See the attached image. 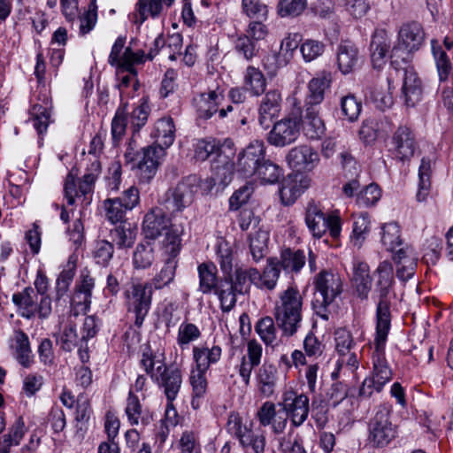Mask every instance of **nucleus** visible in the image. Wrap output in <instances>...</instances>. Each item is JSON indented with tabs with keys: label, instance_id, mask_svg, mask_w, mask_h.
I'll return each mask as SVG.
<instances>
[{
	"label": "nucleus",
	"instance_id": "obj_61",
	"mask_svg": "<svg viewBox=\"0 0 453 453\" xmlns=\"http://www.w3.org/2000/svg\"><path fill=\"white\" fill-rule=\"evenodd\" d=\"M33 127L39 134L46 132L50 122V112L47 108L42 105H35L31 110V118Z\"/></svg>",
	"mask_w": 453,
	"mask_h": 453
},
{
	"label": "nucleus",
	"instance_id": "obj_44",
	"mask_svg": "<svg viewBox=\"0 0 453 453\" xmlns=\"http://www.w3.org/2000/svg\"><path fill=\"white\" fill-rule=\"evenodd\" d=\"M432 173V161L429 158L423 157L418 169V190L417 192V200L425 201L430 188V176Z\"/></svg>",
	"mask_w": 453,
	"mask_h": 453
},
{
	"label": "nucleus",
	"instance_id": "obj_41",
	"mask_svg": "<svg viewBox=\"0 0 453 453\" xmlns=\"http://www.w3.org/2000/svg\"><path fill=\"white\" fill-rule=\"evenodd\" d=\"M236 53L247 61H253L259 56L260 46L257 42L241 35L234 41Z\"/></svg>",
	"mask_w": 453,
	"mask_h": 453
},
{
	"label": "nucleus",
	"instance_id": "obj_10",
	"mask_svg": "<svg viewBox=\"0 0 453 453\" xmlns=\"http://www.w3.org/2000/svg\"><path fill=\"white\" fill-rule=\"evenodd\" d=\"M227 429L238 438L243 448H251L254 453H265L266 441L264 432L256 433L247 426H242L238 413L232 412L229 415Z\"/></svg>",
	"mask_w": 453,
	"mask_h": 453
},
{
	"label": "nucleus",
	"instance_id": "obj_46",
	"mask_svg": "<svg viewBox=\"0 0 453 453\" xmlns=\"http://www.w3.org/2000/svg\"><path fill=\"white\" fill-rule=\"evenodd\" d=\"M340 108L343 118L353 122L361 113L362 103L353 94H349L341 98Z\"/></svg>",
	"mask_w": 453,
	"mask_h": 453
},
{
	"label": "nucleus",
	"instance_id": "obj_55",
	"mask_svg": "<svg viewBox=\"0 0 453 453\" xmlns=\"http://www.w3.org/2000/svg\"><path fill=\"white\" fill-rule=\"evenodd\" d=\"M334 341L335 350L341 357L348 355L356 345L351 333L343 327L334 331Z\"/></svg>",
	"mask_w": 453,
	"mask_h": 453
},
{
	"label": "nucleus",
	"instance_id": "obj_23",
	"mask_svg": "<svg viewBox=\"0 0 453 453\" xmlns=\"http://www.w3.org/2000/svg\"><path fill=\"white\" fill-rule=\"evenodd\" d=\"M422 84L418 74L412 69L403 71L402 95L407 106L416 105L422 97Z\"/></svg>",
	"mask_w": 453,
	"mask_h": 453
},
{
	"label": "nucleus",
	"instance_id": "obj_50",
	"mask_svg": "<svg viewBox=\"0 0 453 453\" xmlns=\"http://www.w3.org/2000/svg\"><path fill=\"white\" fill-rule=\"evenodd\" d=\"M104 207L105 210V216L109 221L112 224H116L118 222L124 223L123 219L128 209L126 208L124 203L119 198L106 199L104 202Z\"/></svg>",
	"mask_w": 453,
	"mask_h": 453
},
{
	"label": "nucleus",
	"instance_id": "obj_22",
	"mask_svg": "<svg viewBox=\"0 0 453 453\" xmlns=\"http://www.w3.org/2000/svg\"><path fill=\"white\" fill-rule=\"evenodd\" d=\"M170 224L169 218L160 208H154L143 219L142 232L146 239L155 240L166 230Z\"/></svg>",
	"mask_w": 453,
	"mask_h": 453
},
{
	"label": "nucleus",
	"instance_id": "obj_19",
	"mask_svg": "<svg viewBox=\"0 0 453 453\" xmlns=\"http://www.w3.org/2000/svg\"><path fill=\"white\" fill-rule=\"evenodd\" d=\"M287 160L297 171H311L319 163V156L311 146L300 145L290 150Z\"/></svg>",
	"mask_w": 453,
	"mask_h": 453
},
{
	"label": "nucleus",
	"instance_id": "obj_62",
	"mask_svg": "<svg viewBox=\"0 0 453 453\" xmlns=\"http://www.w3.org/2000/svg\"><path fill=\"white\" fill-rule=\"evenodd\" d=\"M113 252L114 247L112 242L101 240L96 242L93 251V257L96 264L106 266L112 258Z\"/></svg>",
	"mask_w": 453,
	"mask_h": 453
},
{
	"label": "nucleus",
	"instance_id": "obj_21",
	"mask_svg": "<svg viewBox=\"0 0 453 453\" xmlns=\"http://www.w3.org/2000/svg\"><path fill=\"white\" fill-rule=\"evenodd\" d=\"M395 155L400 160H408L413 157L417 148L415 135L410 127L401 126L393 135Z\"/></svg>",
	"mask_w": 453,
	"mask_h": 453
},
{
	"label": "nucleus",
	"instance_id": "obj_3",
	"mask_svg": "<svg viewBox=\"0 0 453 453\" xmlns=\"http://www.w3.org/2000/svg\"><path fill=\"white\" fill-rule=\"evenodd\" d=\"M314 296L311 303L314 312L324 320L329 319V306L343 291L341 276L331 270H321L313 279Z\"/></svg>",
	"mask_w": 453,
	"mask_h": 453
},
{
	"label": "nucleus",
	"instance_id": "obj_13",
	"mask_svg": "<svg viewBox=\"0 0 453 453\" xmlns=\"http://www.w3.org/2000/svg\"><path fill=\"white\" fill-rule=\"evenodd\" d=\"M265 157V149L263 142L255 141L250 143L238 156L237 172L245 178L255 175Z\"/></svg>",
	"mask_w": 453,
	"mask_h": 453
},
{
	"label": "nucleus",
	"instance_id": "obj_43",
	"mask_svg": "<svg viewBox=\"0 0 453 453\" xmlns=\"http://www.w3.org/2000/svg\"><path fill=\"white\" fill-rule=\"evenodd\" d=\"M269 234L264 230H258L250 237V250L254 261L258 262L267 253V242Z\"/></svg>",
	"mask_w": 453,
	"mask_h": 453
},
{
	"label": "nucleus",
	"instance_id": "obj_31",
	"mask_svg": "<svg viewBox=\"0 0 453 453\" xmlns=\"http://www.w3.org/2000/svg\"><path fill=\"white\" fill-rule=\"evenodd\" d=\"M13 303L21 311V316L31 319L36 314L37 294L30 288L12 295Z\"/></svg>",
	"mask_w": 453,
	"mask_h": 453
},
{
	"label": "nucleus",
	"instance_id": "obj_40",
	"mask_svg": "<svg viewBox=\"0 0 453 453\" xmlns=\"http://www.w3.org/2000/svg\"><path fill=\"white\" fill-rule=\"evenodd\" d=\"M174 0H149L147 3L145 0H139L136 6L140 24L147 19L148 15H150L152 18L159 16L163 11V4L171 6Z\"/></svg>",
	"mask_w": 453,
	"mask_h": 453
},
{
	"label": "nucleus",
	"instance_id": "obj_17",
	"mask_svg": "<svg viewBox=\"0 0 453 453\" xmlns=\"http://www.w3.org/2000/svg\"><path fill=\"white\" fill-rule=\"evenodd\" d=\"M221 93L217 90H210L208 93H202L195 99L196 111L199 119H209L213 114L219 111V118H225L227 111H233V106L229 105L226 109L219 111V99Z\"/></svg>",
	"mask_w": 453,
	"mask_h": 453
},
{
	"label": "nucleus",
	"instance_id": "obj_35",
	"mask_svg": "<svg viewBox=\"0 0 453 453\" xmlns=\"http://www.w3.org/2000/svg\"><path fill=\"white\" fill-rule=\"evenodd\" d=\"M353 282L358 296L361 298H367L372 288V278L370 276V267L365 262L354 264Z\"/></svg>",
	"mask_w": 453,
	"mask_h": 453
},
{
	"label": "nucleus",
	"instance_id": "obj_28",
	"mask_svg": "<svg viewBox=\"0 0 453 453\" xmlns=\"http://www.w3.org/2000/svg\"><path fill=\"white\" fill-rule=\"evenodd\" d=\"M303 132L311 140L319 139L326 131L323 119L319 116L320 109L303 108Z\"/></svg>",
	"mask_w": 453,
	"mask_h": 453
},
{
	"label": "nucleus",
	"instance_id": "obj_42",
	"mask_svg": "<svg viewBox=\"0 0 453 453\" xmlns=\"http://www.w3.org/2000/svg\"><path fill=\"white\" fill-rule=\"evenodd\" d=\"M280 273V267L277 262V258H269L263 273H260V278L257 279V286L268 290H273L277 284Z\"/></svg>",
	"mask_w": 453,
	"mask_h": 453
},
{
	"label": "nucleus",
	"instance_id": "obj_24",
	"mask_svg": "<svg viewBox=\"0 0 453 453\" xmlns=\"http://www.w3.org/2000/svg\"><path fill=\"white\" fill-rule=\"evenodd\" d=\"M390 47L391 42L387 31L375 30L370 44L371 59L375 68H380L385 63Z\"/></svg>",
	"mask_w": 453,
	"mask_h": 453
},
{
	"label": "nucleus",
	"instance_id": "obj_20",
	"mask_svg": "<svg viewBox=\"0 0 453 453\" xmlns=\"http://www.w3.org/2000/svg\"><path fill=\"white\" fill-rule=\"evenodd\" d=\"M336 64L342 74H349L357 69L360 64V54L354 42L343 41L338 45Z\"/></svg>",
	"mask_w": 453,
	"mask_h": 453
},
{
	"label": "nucleus",
	"instance_id": "obj_18",
	"mask_svg": "<svg viewBox=\"0 0 453 453\" xmlns=\"http://www.w3.org/2000/svg\"><path fill=\"white\" fill-rule=\"evenodd\" d=\"M281 95L276 90L268 91L262 98L258 110V122L261 127L267 129L273 119L279 116L281 107Z\"/></svg>",
	"mask_w": 453,
	"mask_h": 453
},
{
	"label": "nucleus",
	"instance_id": "obj_33",
	"mask_svg": "<svg viewBox=\"0 0 453 453\" xmlns=\"http://www.w3.org/2000/svg\"><path fill=\"white\" fill-rule=\"evenodd\" d=\"M14 356L25 368L30 367L34 362L28 336L22 330L14 333Z\"/></svg>",
	"mask_w": 453,
	"mask_h": 453
},
{
	"label": "nucleus",
	"instance_id": "obj_30",
	"mask_svg": "<svg viewBox=\"0 0 453 453\" xmlns=\"http://www.w3.org/2000/svg\"><path fill=\"white\" fill-rule=\"evenodd\" d=\"M221 348L214 345L211 348L207 346H196L193 348V359L196 368L200 371H207L210 366L216 364L221 357Z\"/></svg>",
	"mask_w": 453,
	"mask_h": 453
},
{
	"label": "nucleus",
	"instance_id": "obj_64",
	"mask_svg": "<svg viewBox=\"0 0 453 453\" xmlns=\"http://www.w3.org/2000/svg\"><path fill=\"white\" fill-rule=\"evenodd\" d=\"M201 336L198 327L192 323L181 324L179 327L177 342L183 348Z\"/></svg>",
	"mask_w": 453,
	"mask_h": 453
},
{
	"label": "nucleus",
	"instance_id": "obj_34",
	"mask_svg": "<svg viewBox=\"0 0 453 453\" xmlns=\"http://www.w3.org/2000/svg\"><path fill=\"white\" fill-rule=\"evenodd\" d=\"M199 276L198 290L203 295L214 293L219 288L217 268L212 263H202L197 267Z\"/></svg>",
	"mask_w": 453,
	"mask_h": 453
},
{
	"label": "nucleus",
	"instance_id": "obj_39",
	"mask_svg": "<svg viewBox=\"0 0 453 453\" xmlns=\"http://www.w3.org/2000/svg\"><path fill=\"white\" fill-rule=\"evenodd\" d=\"M432 51L435 60L439 80L445 81L452 72V64L446 53L437 41H432Z\"/></svg>",
	"mask_w": 453,
	"mask_h": 453
},
{
	"label": "nucleus",
	"instance_id": "obj_48",
	"mask_svg": "<svg viewBox=\"0 0 453 453\" xmlns=\"http://www.w3.org/2000/svg\"><path fill=\"white\" fill-rule=\"evenodd\" d=\"M256 331L266 345H273L277 342V329L273 319L266 316L258 320Z\"/></svg>",
	"mask_w": 453,
	"mask_h": 453
},
{
	"label": "nucleus",
	"instance_id": "obj_12",
	"mask_svg": "<svg viewBox=\"0 0 453 453\" xmlns=\"http://www.w3.org/2000/svg\"><path fill=\"white\" fill-rule=\"evenodd\" d=\"M163 147L152 144L142 149L137 154V174L140 180L149 182L156 174L160 159L165 156Z\"/></svg>",
	"mask_w": 453,
	"mask_h": 453
},
{
	"label": "nucleus",
	"instance_id": "obj_26",
	"mask_svg": "<svg viewBox=\"0 0 453 453\" xmlns=\"http://www.w3.org/2000/svg\"><path fill=\"white\" fill-rule=\"evenodd\" d=\"M257 387L260 394L270 397L274 394L277 382V368L268 363H264L256 373Z\"/></svg>",
	"mask_w": 453,
	"mask_h": 453
},
{
	"label": "nucleus",
	"instance_id": "obj_14",
	"mask_svg": "<svg viewBox=\"0 0 453 453\" xmlns=\"http://www.w3.org/2000/svg\"><path fill=\"white\" fill-rule=\"evenodd\" d=\"M332 73L329 71L323 70L310 80L307 84V94L305 96L303 108L320 109V105L325 99L326 91L332 84Z\"/></svg>",
	"mask_w": 453,
	"mask_h": 453
},
{
	"label": "nucleus",
	"instance_id": "obj_52",
	"mask_svg": "<svg viewBox=\"0 0 453 453\" xmlns=\"http://www.w3.org/2000/svg\"><path fill=\"white\" fill-rule=\"evenodd\" d=\"M257 177L265 183H275L282 175V171L276 164L264 157L256 172Z\"/></svg>",
	"mask_w": 453,
	"mask_h": 453
},
{
	"label": "nucleus",
	"instance_id": "obj_15",
	"mask_svg": "<svg viewBox=\"0 0 453 453\" xmlns=\"http://www.w3.org/2000/svg\"><path fill=\"white\" fill-rule=\"evenodd\" d=\"M299 123L296 119H283L277 121L268 133L267 141L276 147L293 143L299 136Z\"/></svg>",
	"mask_w": 453,
	"mask_h": 453
},
{
	"label": "nucleus",
	"instance_id": "obj_11",
	"mask_svg": "<svg viewBox=\"0 0 453 453\" xmlns=\"http://www.w3.org/2000/svg\"><path fill=\"white\" fill-rule=\"evenodd\" d=\"M198 189V178L196 175H189L167 191V202L174 211H182L193 203Z\"/></svg>",
	"mask_w": 453,
	"mask_h": 453
},
{
	"label": "nucleus",
	"instance_id": "obj_54",
	"mask_svg": "<svg viewBox=\"0 0 453 453\" xmlns=\"http://www.w3.org/2000/svg\"><path fill=\"white\" fill-rule=\"evenodd\" d=\"M326 45L323 42L314 39H306L300 44V52L304 62H311L324 53Z\"/></svg>",
	"mask_w": 453,
	"mask_h": 453
},
{
	"label": "nucleus",
	"instance_id": "obj_2",
	"mask_svg": "<svg viewBox=\"0 0 453 453\" xmlns=\"http://www.w3.org/2000/svg\"><path fill=\"white\" fill-rule=\"evenodd\" d=\"M303 297L296 287L289 286L280 294L274 318L284 335L293 336L301 327Z\"/></svg>",
	"mask_w": 453,
	"mask_h": 453
},
{
	"label": "nucleus",
	"instance_id": "obj_53",
	"mask_svg": "<svg viewBox=\"0 0 453 453\" xmlns=\"http://www.w3.org/2000/svg\"><path fill=\"white\" fill-rule=\"evenodd\" d=\"M127 104H121L111 122V135L114 143H118L126 133L127 125Z\"/></svg>",
	"mask_w": 453,
	"mask_h": 453
},
{
	"label": "nucleus",
	"instance_id": "obj_9",
	"mask_svg": "<svg viewBox=\"0 0 453 453\" xmlns=\"http://www.w3.org/2000/svg\"><path fill=\"white\" fill-rule=\"evenodd\" d=\"M390 326H376V335L374 339L375 349L372 354L373 369L372 378L377 382L379 388H383L392 379V370L385 358V344Z\"/></svg>",
	"mask_w": 453,
	"mask_h": 453
},
{
	"label": "nucleus",
	"instance_id": "obj_47",
	"mask_svg": "<svg viewBox=\"0 0 453 453\" xmlns=\"http://www.w3.org/2000/svg\"><path fill=\"white\" fill-rule=\"evenodd\" d=\"M176 267L177 262L172 257L168 258L160 272L155 275L152 282H150L152 288L161 289L169 285L174 279Z\"/></svg>",
	"mask_w": 453,
	"mask_h": 453
},
{
	"label": "nucleus",
	"instance_id": "obj_36",
	"mask_svg": "<svg viewBox=\"0 0 453 453\" xmlns=\"http://www.w3.org/2000/svg\"><path fill=\"white\" fill-rule=\"evenodd\" d=\"M137 234L136 227L124 222L110 231V237L119 249H129L135 242Z\"/></svg>",
	"mask_w": 453,
	"mask_h": 453
},
{
	"label": "nucleus",
	"instance_id": "obj_45",
	"mask_svg": "<svg viewBox=\"0 0 453 453\" xmlns=\"http://www.w3.org/2000/svg\"><path fill=\"white\" fill-rule=\"evenodd\" d=\"M57 342L62 349L68 352L81 343V334L77 333L75 324L72 320L68 321Z\"/></svg>",
	"mask_w": 453,
	"mask_h": 453
},
{
	"label": "nucleus",
	"instance_id": "obj_29",
	"mask_svg": "<svg viewBox=\"0 0 453 453\" xmlns=\"http://www.w3.org/2000/svg\"><path fill=\"white\" fill-rule=\"evenodd\" d=\"M279 265L287 273H297L306 263V256L302 250L286 248L281 250Z\"/></svg>",
	"mask_w": 453,
	"mask_h": 453
},
{
	"label": "nucleus",
	"instance_id": "obj_60",
	"mask_svg": "<svg viewBox=\"0 0 453 453\" xmlns=\"http://www.w3.org/2000/svg\"><path fill=\"white\" fill-rule=\"evenodd\" d=\"M306 4V0H280L277 12L282 18L296 17L304 11Z\"/></svg>",
	"mask_w": 453,
	"mask_h": 453
},
{
	"label": "nucleus",
	"instance_id": "obj_5",
	"mask_svg": "<svg viewBox=\"0 0 453 453\" xmlns=\"http://www.w3.org/2000/svg\"><path fill=\"white\" fill-rule=\"evenodd\" d=\"M396 436V426L391 421V407L378 406L368 422L367 442L372 448H384Z\"/></svg>",
	"mask_w": 453,
	"mask_h": 453
},
{
	"label": "nucleus",
	"instance_id": "obj_49",
	"mask_svg": "<svg viewBox=\"0 0 453 453\" xmlns=\"http://www.w3.org/2000/svg\"><path fill=\"white\" fill-rule=\"evenodd\" d=\"M224 281L226 288H225V284L221 282L214 294L219 296L222 311L228 312L235 306L236 294L238 292L234 289V286L228 280Z\"/></svg>",
	"mask_w": 453,
	"mask_h": 453
},
{
	"label": "nucleus",
	"instance_id": "obj_37",
	"mask_svg": "<svg viewBox=\"0 0 453 453\" xmlns=\"http://www.w3.org/2000/svg\"><path fill=\"white\" fill-rule=\"evenodd\" d=\"M155 261L154 247L150 242L139 243L133 254V265L136 269L150 268Z\"/></svg>",
	"mask_w": 453,
	"mask_h": 453
},
{
	"label": "nucleus",
	"instance_id": "obj_58",
	"mask_svg": "<svg viewBox=\"0 0 453 453\" xmlns=\"http://www.w3.org/2000/svg\"><path fill=\"white\" fill-rule=\"evenodd\" d=\"M242 9L250 19L265 20L268 16L267 5L260 0H242Z\"/></svg>",
	"mask_w": 453,
	"mask_h": 453
},
{
	"label": "nucleus",
	"instance_id": "obj_6",
	"mask_svg": "<svg viewBox=\"0 0 453 453\" xmlns=\"http://www.w3.org/2000/svg\"><path fill=\"white\" fill-rule=\"evenodd\" d=\"M422 25L416 21L404 23L398 32V44L392 48L390 58L405 60L409 54L418 50L425 41Z\"/></svg>",
	"mask_w": 453,
	"mask_h": 453
},
{
	"label": "nucleus",
	"instance_id": "obj_63",
	"mask_svg": "<svg viewBox=\"0 0 453 453\" xmlns=\"http://www.w3.org/2000/svg\"><path fill=\"white\" fill-rule=\"evenodd\" d=\"M75 274L74 265H68V268L63 270L56 284V300H60L69 290V286L73 280Z\"/></svg>",
	"mask_w": 453,
	"mask_h": 453
},
{
	"label": "nucleus",
	"instance_id": "obj_16",
	"mask_svg": "<svg viewBox=\"0 0 453 453\" xmlns=\"http://www.w3.org/2000/svg\"><path fill=\"white\" fill-rule=\"evenodd\" d=\"M309 403V397L304 394L296 395L295 392H289L284 395L281 405L293 426H299L307 419L310 411Z\"/></svg>",
	"mask_w": 453,
	"mask_h": 453
},
{
	"label": "nucleus",
	"instance_id": "obj_27",
	"mask_svg": "<svg viewBox=\"0 0 453 453\" xmlns=\"http://www.w3.org/2000/svg\"><path fill=\"white\" fill-rule=\"evenodd\" d=\"M392 74L387 80L374 84L370 88V98L375 104L376 107L381 111L390 108L394 104L391 93Z\"/></svg>",
	"mask_w": 453,
	"mask_h": 453
},
{
	"label": "nucleus",
	"instance_id": "obj_59",
	"mask_svg": "<svg viewBox=\"0 0 453 453\" xmlns=\"http://www.w3.org/2000/svg\"><path fill=\"white\" fill-rule=\"evenodd\" d=\"M97 22V4L96 0H90L88 9L80 16V34L84 35L88 34Z\"/></svg>",
	"mask_w": 453,
	"mask_h": 453
},
{
	"label": "nucleus",
	"instance_id": "obj_38",
	"mask_svg": "<svg viewBox=\"0 0 453 453\" xmlns=\"http://www.w3.org/2000/svg\"><path fill=\"white\" fill-rule=\"evenodd\" d=\"M244 88L258 96L265 91V79L259 68L249 65L244 73Z\"/></svg>",
	"mask_w": 453,
	"mask_h": 453
},
{
	"label": "nucleus",
	"instance_id": "obj_7",
	"mask_svg": "<svg viewBox=\"0 0 453 453\" xmlns=\"http://www.w3.org/2000/svg\"><path fill=\"white\" fill-rule=\"evenodd\" d=\"M305 222L314 237H321L327 230L333 238L341 233V219L338 215L326 216L314 203H310L306 209Z\"/></svg>",
	"mask_w": 453,
	"mask_h": 453
},
{
	"label": "nucleus",
	"instance_id": "obj_51",
	"mask_svg": "<svg viewBox=\"0 0 453 453\" xmlns=\"http://www.w3.org/2000/svg\"><path fill=\"white\" fill-rule=\"evenodd\" d=\"M381 242L389 251H394L402 244L400 227L396 223L391 222L382 226Z\"/></svg>",
	"mask_w": 453,
	"mask_h": 453
},
{
	"label": "nucleus",
	"instance_id": "obj_8",
	"mask_svg": "<svg viewBox=\"0 0 453 453\" xmlns=\"http://www.w3.org/2000/svg\"><path fill=\"white\" fill-rule=\"evenodd\" d=\"M153 288L150 282L133 284L126 290L128 311L135 314L134 325L141 327L147 316L152 298Z\"/></svg>",
	"mask_w": 453,
	"mask_h": 453
},
{
	"label": "nucleus",
	"instance_id": "obj_32",
	"mask_svg": "<svg viewBox=\"0 0 453 453\" xmlns=\"http://www.w3.org/2000/svg\"><path fill=\"white\" fill-rule=\"evenodd\" d=\"M175 134V127L172 118L159 119L156 125L155 130L151 135L156 138V145L163 147L165 150L170 147L173 141Z\"/></svg>",
	"mask_w": 453,
	"mask_h": 453
},
{
	"label": "nucleus",
	"instance_id": "obj_1",
	"mask_svg": "<svg viewBox=\"0 0 453 453\" xmlns=\"http://www.w3.org/2000/svg\"><path fill=\"white\" fill-rule=\"evenodd\" d=\"M140 365L158 388L163 389L167 401H174L182 384L181 371L175 366H167L164 353L153 349L148 344L142 347Z\"/></svg>",
	"mask_w": 453,
	"mask_h": 453
},
{
	"label": "nucleus",
	"instance_id": "obj_25",
	"mask_svg": "<svg viewBox=\"0 0 453 453\" xmlns=\"http://www.w3.org/2000/svg\"><path fill=\"white\" fill-rule=\"evenodd\" d=\"M259 278L260 273L256 268L241 266L235 269L234 276H232L231 273L226 274L225 280H228L238 294H243L249 290L250 284L257 285Z\"/></svg>",
	"mask_w": 453,
	"mask_h": 453
},
{
	"label": "nucleus",
	"instance_id": "obj_4",
	"mask_svg": "<svg viewBox=\"0 0 453 453\" xmlns=\"http://www.w3.org/2000/svg\"><path fill=\"white\" fill-rule=\"evenodd\" d=\"M373 277L375 278L374 292L377 295L376 326H390V294L395 283L392 264L388 261L380 262L373 272Z\"/></svg>",
	"mask_w": 453,
	"mask_h": 453
},
{
	"label": "nucleus",
	"instance_id": "obj_56",
	"mask_svg": "<svg viewBox=\"0 0 453 453\" xmlns=\"http://www.w3.org/2000/svg\"><path fill=\"white\" fill-rule=\"evenodd\" d=\"M370 230V220L368 215L361 213L353 223L352 242L358 248L361 247Z\"/></svg>",
	"mask_w": 453,
	"mask_h": 453
},
{
	"label": "nucleus",
	"instance_id": "obj_57",
	"mask_svg": "<svg viewBox=\"0 0 453 453\" xmlns=\"http://www.w3.org/2000/svg\"><path fill=\"white\" fill-rule=\"evenodd\" d=\"M303 192L302 187L296 180L288 177L283 180L280 189L281 201L284 204L289 205L293 203Z\"/></svg>",
	"mask_w": 453,
	"mask_h": 453
}]
</instances>
